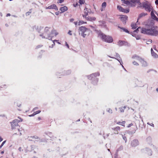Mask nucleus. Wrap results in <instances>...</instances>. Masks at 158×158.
I'll use <instances>...</instances> for the list:
<instances>
[{
	"mask_svg": "<svg viewBox=\"0 0 158 158\" xmlns=\"http://www.w3.org/2000/svg\"><path fill=\"white\" fill-rule=\"evenodd\" d=\"M141 32L143 34L152 35H158V30H156L152 25H150L148 27L142 28L141 30Z\"/></svg>",
	"mask_w": 158,
	"mask_h": 158,
	"instance_id": "1",
	"label": "nucleus"
},
{
	"mask_svg": "<svg viewBox=\"0 0 158 158\" xmlns=\"http://www.w3.org/2000/svg\"><path fill=\"white\" fill-rule=\"evenodd\" d=\"M18 118L19 119V120L15 119L13 120L12 122L11 123V124L12 128L13 129H16L18 131V132L15 133L14 134H16L21 135L22 134L21 132H20V127L18 125V123L19 122H22L23 121V119L19 117H18Z\"/></svg>",
	"mask_w": 158,
	"mask_h": 158,
	"instance_id": "2",
	"label": "nucleus"
},
{
	"mask_svg": "<svg viewBox=\"0 0 158 158\" xmlns=\"http://www.w3.org/2000/svg\"><path fill=\"white\" fill-rule=\"evenodd\" d=\"M78 31L79 34H81L83 37H85L86 36L88 35L90 31L89 29L83 26L80 27Z\"/></svg>",
	"mask_w": 158,
	"mask_h": 158,
	"instance_id": "3",
	"label": "nucleus"
},
{
	"mask_svg": "<svg viewBox=\"0 0 158 158\" xmlns=\"http://www.w3.org/2000/svg\"><path fill=\"white\" fill-rule=\"evenodd\" d=\"M99 36L103 41L108 43H111L113 41L112 37L109 35H106L100 32L98 34Z\"/></svg>",
	"mask_w": 158,
	"mask_h": 158,
	"instance_id": "4",
	"label": "nucleus"
},
{
	"mask_svg": "<svg viewBox=\"0 0 158 158\" xmlns=\"http://www.w3.org/2000/svg\"><path fill=\"white\" fill-rule=\"evenodd\" d=\"M122 5L125 6H128L129 7H134L136 6L135 3L133 2L132 1H129L128 0H121Z\"/></svg>",
	"mask_w": 158,
	"mask_h": 158,
	"instance_id": "5",
	"label": "nucleus"
},
{
	"mask_svg": "<svg viewBox=\"0 0 158 158\" xmlns=\"http://www.w3.org/2000/svg\"><path fill=\"white\" fill-rule=\"evenodd\" d=\"M143 6L147 11L150 12L152 9V7L149 4L145 3L143 4Z\"/></svg>",
	"mask_w": 158,
	"mask_h": 158,
	"instance_id": "6",
	"label": "nucleus"
},
{
	"mask_svg": "<svg viewBox=\"0 0 158 158\" xmlns=\"http://www.w3.org/2000/svg\"><path fill=\"white\" fill-rule=\"evenodd\" d=\"M121 129L119 127L117 126L115 127L112 128V134H118V131H120Z\"/></svg>",
	"mask_w": 158,
	"mask_h": 158,
	"instance_id": "7",
	"label": "nucleus"
},
{
	"mask_svg": "<svg viewBox=\"0 0 158 158\" xmlns=\"http://www.w3.org/2000/svg\"><path fill=\"white\" fill-rule=\"evenodd\" d=\"M117 8L120 12H122L124 13H129L130 11L129 9H125L119 5H118L117 6Z\"/></svg>",
	"mask_w": 158,
	"mask_h": 158,
	"instance_id": "8",
	"label": "nucleus"
},
{
	"mask_svg": "<svg viewBox=\"0 0 158 158\" xmlns=\"http://www.w3.org/2000/svg\"><path fill=\"white\" fill-rule=\"evenodd\" d=\"M91 14V12H89V9L86 7L84 9V14L82 15L83 17L84 18L86 17V16L88 15H90Z\"/></svg>",
	"mask_w": 158,
	"mask_h": 158,
	"instance_id": "9",
	"label": "nucleus"
},
{
	"mask_svg": "<svg viewBox=\"0 0 158 158\" xmlns=\"http://www.w3.org/2000/svg\"><path fill=\"white\" fill-rule=\"evenodd\" d=\"M139 144L138 140L137 139L133 140L131 143V146L133 147H135Z\"/></svg>",
	"mask_w": 158,
	"mask_h": 158,
	"instance_id": "10",
	"label": "nucleus"
},
{
	"mask_svg": "<svg viewBox=\"0 0 158 158\" xmlns=\"http://www.w3.org/2000/svg\"><path fill=\"white\" fill-rule=\"evenodd\" d=\"M128 17L126 15H121L120 17L121 20L124 24H126V21L127 20Z\"/></svg>",
	"mask_w": 158,
	"mask_h": 158,
	"instance_id": "11",
	"label": "nucleus"
},
{
	"mask_svg": "<svg viewBox=\"0 0 158 158\" xmlns=\"http://www.w3.org/2000/svg\"><path fill=\"white\" fill-rule=\"evenodd\" d=\"M84 18L85 19L87 20L90 21H95L96 19V18L93 16H91L89 15H88L86 16V17H85Z\"/></svg>",
	"mask_w": 158,
	"mask_h": 158,
	"instance_id": "12",
	"label": "nucleus"
},
{
	"mask_svg": "<svg viewBox=\"0 0 158 158\" xmlns=\"http://www.w3.org/2000/svg\"><path fill=\"white\" fill-rule=\"evenodd\" d=\"M47 9H54L56 10H58V8L56 6L55 4H52L49 6Z\"/></svg>",
	"mask_w": 158,
	"mask_h": 158,
	"instance_id": "13",
	"label": "nucleus"
},
{
	"mask_svg": "<svg viewBox=\"0 0 158 158\" xmlns=\"http://www.w3.org/2000/svg\"><path fill=\"white\" fill-rule=\"evenodd\" d=\"M139 62L141 63L142 66L145 67L147 65V63L146 61H145L142 58L140 60Z\"/></svg>",
	"mask_w": 158,
	"mask_h": 158,
	"instance_id": "14",
	"label": "nucleus"
},
{
	"mask_svg": "<svg viewBox=\"0 0 158 158\" xmlns=\"http://www.w3.org/2000/svg\"><path fill=\"white\" fill-rule=\"evenodd\" d=\"M60 10L61 11V13H63L68 10V8L66 6H65L61 7L60 9Z\"/></svg>",
	"mask_w": 158,
	"mask_h": 158,
	"instance_id": "15",
	"label": "nucleus"
},
{
	"mask_svg": "<svg viewBox=\"0 0 158 158\" xmlns=\"http://www.w3.org/2000/svg\"><path fill=\"white\" fill-rule=\"evenodd\" d=\"M106 6V2H104L103 3H102L100 9L101 11H102L103 10H105Z\"/></svg>",
	"mask_w": 158,
	"mask_h": 158,
	"instance_id": "16",
	"label": "nucleus"
},
{
	"mask_svg": "<svg viewBox=\"0 0 158 158\" xmlns=\"http://www.w3.org/2000/svg\"><path fill=\"white\" fill-rule=\"evenodd\" d=\"M151 15L152 19L156 21H158V18L155 15L153 11L151 12Z\"/></svg>",
	"mask_w": 158,
	"mask_h": 158,
	"instance_id": "17",
	"label": "nucleus"
},
{
	"mask_svg": "<svg viewBox=\"0 0 158 158\" xmlns=\"http://www.w3.org/2000/svg\"><path fill=\"white\" fill-rule=\"evenodd\" d=\"M118 28H119L121 30L120 31H123L125 32H126V33H129V32H130L127 29H126L125 28H124V27H121L119 26H118Z\"/></svg>",
	"mask_w": 158,
	"mask_h": 158,
	"instance_id": "18",
	"label": "nucleus"
},
{
	"mask_svg": "<svg viewBox=\"0 0 158 158\" xmlns=\"http://www.w3.org/2000/svg\"><path fill=\"white\" fill-rule=\"evenodd\" d=\"M151 52L152 55L155 58L158 57V55L153 51L152 48L151 49Z\"/></svg>",
	"mask_w": 158,
	"mask_h": 158,
	"instance_id": "19",
	"label": "nucleus"
},
{
	"mask_svg": "<svg viewBox=\"0 0 158 158\" xmlns=\"http://www.w3.org/2000/svg\"><path fill=\"white\" fill-rule=\"evenodd\" d=\"M132 58L135 59L136 60H138L139 61L142 59L141 57L136 55H135L134 56H133L132 57Z\"/></svg>",
	"mask_w": 158,
	"mask_h": 158,
	"instance_id": "20",
	"label": "nucleus"
},
{
	"mask_svg": "<svg viewBox=\"0 0 158 158\" xmlns=\"http://www.w3.org/2000/svg\"><path fill=\"white\" fill-rule=\"evenodd\" d=\"M147 15V13H142L139 15V17H138V19H139L141 18L144 16Z\"/></svg>",
	"mask_w": 158,
	"mask_h": 158,
	"instance_id": "21",
	"label": "nucleus"
},
{
	"mask_svg": "<svg viewBox=\"0 0 158 158\" xmlns=\"http://www.w3.org/2000/svg\"><path fill=\"white\" fill-rule=\"evenodd\" d=\"M100 75V73L99 72H96L94 73H93L91 75V76L92 77H96L97 76H99Z\"/></svg>",
	"mask_w": 158,
	"mask_h": 158,
	"instance_id": "22",
	"label": "nucleus"
},
{
	"mask_svg": "<svg viewBox=\"0 0 158 158\" xmlns=\"http://www.w3.org/2000/svg\"><path fill=\"white\" fill-rule=\"evenodd\" d=\"M131 27L133 29H135L137 28L136 24L134 23H132L131 24Z\"/></svg>",
	"mask_w": 158,
	"mask_h": 158,
	"instance_id": "23",
	"label": "nucleus"
},
{
	"mask_svg": "<svg viewBox=\"0 0 158 158\" xmlns=\"http://www.w3.org/2000/svg\"><path fill=\"white\" fill-rule=\"evenodd\" d=\"M124 43V41H122V40H120L118 42V44L120 46H122L123 45Z\"/></svg>",
	"mask_w": 158,
	"mask_h": 158,
	"instance_id": "24",
	"label": "nucleus"
},
{
	"mask_svg": "<svg viewBox=\"0 0 158 158\" xmlns=\"http://www.w3.org/2000/svg\"><path fill=\"white\" fill-rule=\"evenodd\" d=\"M87 23L86 22H84L82 20L80 21L78 23V25H80L84 23Z\"/></svg>",
	"mask_w": 158,
	"mask_h": 158,
	"instance_id": "25",
	"label": "nucleus"
},
{
	"mask_svg": "<svg viewBox=\"0 0 158 158\" xmlns=\"http://www.w3.org/2000/svg\"><path fill=\"white\" fill-rule=\"evenodd\" d=\"M126 108V107L124 106V107L119 108V109L121 112H123L124 111V110Z\"/></svg>",
	"mask_w": 158,
	"mask_h": 158,
	"instance_id": "26",
	"label": "nucleus"
},
{
	"mask_svg": "<svg viewBox=\"0 0 158 158\" xmlns=\"http://www.w3.org/2000/svg\"><path fill=\"white\" fill-rule=\"evenodd\" d=\"M126 123V122L125 121H123L121 123V124H120V125L123 126L124 127H125V124Z\"/></svg>",
	"mask_w": 158,
	"mask_h": 158,
	"instance_id": "27",
	"label": "nucleus"
},
{
	"mask_svg": "<svg viewBox=\"0 0 158 158\" xmlns=\"http://www.w3.org/2000/svg\"><path fill=\"white\" fill-rule=\"evenodd\" d=\"M50 28H48V27H46L45 28V30H44V32H47L49 31V29H50Z\"/></svg>",
	"mask_w": 158,
	"mask_h": 158,
	"instance_id": "28",
	"label": "nucleus"
},
{
	"mask_svg": "<svg viewBox=\"0 0 158 158\" xmlns=\"http://www.w3.org/2000/svg\"><path fill=\"white\" fill-rule=\"evenodd\" d=\"M79 2L81 5L83 4L85 2V1L83 0H79Z\"/></svg>",
	"mask_w": 158,
	"mask_h": 158,
	"instance_id": "29",
	"label": "nucleus"
},
{
	"mask_svg": "<svg viewBox=\"0 0 158 158\" xmlns=\"http://www.w3.org/2000/svg\"><path fill=\"white\" fill-rule=\"evenodd\" d=\"M55 41H57V40H54L53 41H52V42L53 44H52V47H53L55 45V43H54Z\"/></svg>",
	"mask_w": 158,
	"mask_h": 158,
	"instance_id": "30",
	"label": "nucleus"
},
{
	"mask_svg": "<svg viewBox=\"0 0 158 158\" xmlns=\"http://www.w3.org/2000/svg\"><path fill=\"white\" fill-rule=\"evenodd\" d=\"M133 64L134 65H139V64L136 62L135 61H134L133 62Z\"/></svg>",
	"mask_w": 158,
	"mask_h": 158,
	"instance_id": "31",
	"label": "nucleus"
},
{
	"mask_svg": "<svg viewBox=\"0 0 158 158\" xmlns=\"http://www.w3.org/2000/svg\"><path fill=\"white\" fill-rule=\"evenodd\" d=\"M107 111L109 113H112V110L110 109V108H109L108 110H107Z\"/></svg>",
	"mask_w": 158,
	"mask_h": 158,
	"instance_id": "32",
	"label": "nucleus"
},
{
	"mask_svg": "<svg viewBox=\"0 0 158 158\" xmlns=\"http://www.w3.org/2000/svg\"><path fill=\"white\" fill-rule=\"evenodd\" d=\"M123 139L125 141V142H126V141H127V139L126 137H125V136L123 135Z\"/></svg>",
	"mask_w": 158,
	"mask_h": 158,
	"instance_id": "33",
	"label": "nucleus"
},
{
	"mask_svg": "<svg viewBox=\"0 0 158 158\" xmlns=\"http://www.w3.org/2000/svg\"><path fill=\"white\" fill-rule=\"evenodd\" d=\"M131 1H132L133 2L135 3L136 4V3L138 2L139 0H131Z\"/></svg>",
	"mask_w": 158,
	"mask_h": 158,
	"instance_id": "34",
	"label": "nucleus"
},
{
	"mask_svg": "<svg viewBox=\"0 0 158 158\" xmlns=\"http://www.w3.org/2000/svg\"><path fill=\"white\" fill-rule=\"evenodd\" d=\"M40 112H41V111L39 110H38V111H37L35 112V114H37L40 113Z\"/></svg>",
	"mask_w": 158,
	"mask_h": 158,
	"instance_id": "35",
	"label": "nucleus"
},
{
	"mask_svg": "<svg viewBox=\"0 0 158 158\" xmlns=\"http://www.w3.org/2000/svg\"><path fill=\"white\" fill-rule=\"evenodd\" d=\"M42 46H43L42 45H38L36 46V49L39 48H40L42 47Z\"/></svg>",
	"mask_w": 158,
	"mask_h": 158,
	"instance_id": "36",
	"label": "nucleus"
},
{
	"mask_svg": "<svg viewBox=\"0 0 158 158\" xmlns=\"http://www.w3.org/2000/svg\"><path fill=\"white\" fill-rule=\"evenodd\" d=\"M58 2H59V3H61L64 2V0H58Z\"/></svg>",
	"mask_w": 158,
	"mask_h": 158,
	"instance_id": "37",
	"label": "nucleus"
},
{
	"mask_svg": "<svg viewBox=\"0 0 158 158\" xmlns=\"http://www.w3.org/2000/svg\"><path fill=\"white\" fill-rule=\"evenodd\" d=\"M133 125V124L132 123H131L128 125L127 126L128 127H129L132 126Z\"/></svg>",
	"mask_w": 158,
	"mask_h": 158,
	"instance_id": "38",
	"label": "nucleus"
},
{
	"mask_svg": "<svg viewBox=\"0 0 158 158\" xmlns=\"http://www.w3.org/2000/svg\"><path fill=\"white\" fill-rule=\"evenodd\" d=\"M68 34H69L70 35H72V34L71 33V31L69 30V31Z\"/></svg>",
	"mask_w": 158,
	"mask_h": 158,
	"instance_id": "39",
	"label": "nucleus"
},
{
	"mask_svg": "<svg viewBox=\"0 0 158 158\" xmlns=\"http://www.w3.org/2000/svg\"><path fill=\"white\" fill-rule=\"evenodd\" d=\"M31 12H28L26 13V15H29L30 14H31Z\"/></svg>",
	"mask_w": 158,
	"mask_h": 158,
	"instance_id": "40",
	"label": "nucleus"
},
{
	"mask_svg": "<svg viewBox=\"0 0 158 158\" xmlns=\"http://www.w3.org/2000/svg\"><path fill=\"white\" fill-rule=\"evenodd\" d=\"M78 3H76V4H73V5L74 7H76L78 6Z\"/></svg>",
	"mask_w": 158,
	"mask_h": 158,
	"instance_id": "41",
	"label": "nucleus"
},
{
	"mask_svg": "<svg viewBox=\"0 0 158 158\" xmlns=\"http://www.w3.org/2000/svg\"><path fill=\"white\" fill-rule=\"evenodd\" d=\"M65 45L67 46L68 48H69V45H68V44H67V42H65Z\"/></svg>",
	"mask_w": 158,
	"mask_h": 158,
	"instance_id": "42",
	"label": "nucleus"
},
{
	"mask_svg": "<svg viewBox=\"0 0 158 158\" xmlns=\"http://www.w3.org/2000/svg\"><path fill=\"white\" fill-rule=\"evenodd\" d=\"M19 151L20 152L23 150L22 149V148L21 147H19Z\"/></svg>",
	"mask_w": 158,
	"mask_h": 158,
	"instance_id": "43",
	"label": "nucleus"
},
{
	"mask_svg": "<svg viewBox=\"0 0 158 158\" xmlns=\"http://www.w3.org/2000/svg\"><path fill=\"white\" fill-rule=\"evenodd\" d=\"M35 115H36V114H35V113L34 112L32 114L30 115V116H34Z\"/></svg>",
	"mask_w": 158,
	"mask_h": 158,
	"instance_id": "44",
	"label": "nucleus"
},
{
	"mask_svg": "<svg viewBox=\"0 0 158 158\" xmlns=\"http://www.w3.org/2000/svg\"><path fill=\"white\" fill-rule=\"evenodd\" d=\"M155 3L158 6V0H156L155 2Z\"/></svg>",
	"mask_w": 158,
	"mask_h": 158,
	"instance_id": "45",
	"label": "nucleus"
},
{
	"mask_svg": "<svg viewBox=\"0 0 158 158\" xmlns=\"http://www.w3.org/2000/svg\"><path fill=\"white\" fill-rule=\"evenodd\" d=\"M6 140H5L2 143V145H3L5 144V143H6Z\"/></svg>",
	"mask_w": 158,
	"mask_h": 158,
	"instance_id": "46",
	"label": "nucleus"
},
{
	"mask_svg": "<svg viewBox=\"0 0 158 158\" xmlns=\"http://www.w3.org/2000/svg\"><path fill=\"white\" fill-rule=\"evenodd\" d=\"M74 20V19H70V21L71 22H72Z\"/></svg>",
	"mask_w": 158,
	"mask_h": 158,
	"instance_id": "47",
	"label": "nucleus"
},
{
	"mask_svg": "<svg viewBox=\"0 0 158 158\" xmlns=\"http://www.w3.org/2000/svg\"><path fill=\"white\" fill-rule=\"evenodd\" d=\"M33 138H34L35 139H39V137L37 136H34L33 137Z\"/></svg>",
	"mask_w": 158,
	"mask_h": 158,
	"instance_id": "48",
	"label": "nucleus"
},
{
	"mask_svg": "<svg viewBox=\"0 0 158 158\" xmlns=\"http://www.w3.org/2000/svg\"><path fill=\"white\" fill-rule=\"evenodd\" d=\"M74 23L75 24L76 26L77 25V24L78 23L77 22H74Z\"/></svg>",
	"mask_w": 158,
	"mask_h": 158,
	"instance_id": "49",
	"label": "nucleus"
},
{
	"mask_svg": "<svg viewBox=\"0 0 158 158\" xmlns=\"http://www.w3.org/2000/svg\"><path fill=\"white\" fill-rule=\"evenodd\" d=\"M59 12L58 11V12H56L55 13V14L56 15H58L59 14Z\"/></svg>",
	"mask_w": 158,
	"mask_h": 158,
	"instance_id": "50",
	"label": "nucleus"
},
{
	"mask_svg": "<svg viewBox=\"0 0 158 158\" xmlns=\"http://www.w3.org/2000/svg\"><path fill=\"white\" fill-rule=\"evenodd\" d=\"M121 122H117L116 123L117 124L120 125V124H121Z\"/></svg>",
	"mask_w": 158,
	"mask_h": 158,
	"instance_id": "51",
	"label": "nucleus"
},
{
	"mask_svg": "<svg viewBox=\"0 0 158 158\" xmlns=\"http://www.w3.org/2000/svg\"><path fill=\"white\" fill-rule=\"evenodd\" d=\"M3 140V139L0 136V142Z\"/></svg>",
	"mask_w": 158,
	"mask_h": 158,
	"instance_id": "52",
	"label": "nucleus"
},
{
	"mask_svg": "<svg viewBox=\"0 0 158 158\" xmlns=\"http://www.w3.org/2000/svg\"><path fill=\"white\" fill-rule=\"evenodd\" d=\"M48 39H49V40H52V37H50V36H48Z\"/></svg>",
	"mask_w": 158,
	"mask_h": 158,
	"instance_id": "53",
	"label": "nucleus"
},
{
	"mask_svg": "<svg viewBox=\"0 0 158 158\" xmlns=\"http://www.w3.org/2000/svg\"><path fill=\"white\" fill-rule=\"evenodd\" d=\"M38 119L39 120H41V118L40 117H38Z\"/></svg>",
	"mask_w": 158,
	"mask_h": 158,
	"instance_id": "54",
	"label": "nucleus"
},
{
	"mask_svg": "<svg viewBox=\"0 0 158 158\" xmlns=\"http://www.w3.org/2000/svg\"><path fill=\"white\" fill-rule=\"evenodd\" d=\"M17 105L19 106L20 107L21 106V104L20 103H19Z\"/></svg>",
	"mask_w": 158,
	"mask_h": 158,
	"instance_id": "55",
	"label": "nucleus"
},
{
	"mask_svg": "<svg viewBox=\"0 0 158 158\" xmlns=\"http://www.w3.org/2000/svg\"><path fill=\"white\" fill-rule=\"evenodd\" d=\"M10 14H7V15H6V16H10Z\"/></svg>",
	"mask_w": 158,
	"mask_h": 158,
	"instance_id": "56",
	"label": "nucleus"
},
{
	"mask_svg": "<svg viewBox=\"0 0 158 158\" xmlns=\"http://www.w3.org/2000/svg\"><path fill=\"white\" fill-rule=\"evenodd\" d=\"M5 26H6V27H8V25L6 23V24H5Z\"/></svg>",
	"mask_w": 158,
	"mask_h": 158,
	"instance_id": "57",
	"label": "nucleus"
},
{
	"mask_svg": "<svg viewBox=\"0 0 158 158\" xmlns=\"http://www.w3.org/2000/svg\"><path fill=\"white\" fill-rule=\"evenodd\" d=\"M2 146L3 145H2L1 144V146H0V148H1Z\"/></svg>",
	"mask_w": 158,
	"mask_h": 158,
	"instance_id": "58",
	"label": "nucleus"
},
{
	"mask_svg": "<svg viewBox=\"0 0 158 158\" xmlns=\"http://www.w3.org/2000/svg\"><path fill=\"white\" fill-rule=\"evenodd\" d=\"M156 90L158 92V88L156 89Z\"/></svg>",
	"mask_w": 158,
	"mask_h": 158,
	"instance_id": "59",
	"label": "nucleus"
},
{
	"mask_svg": "<svg viewBox=\"0 0 158 158\" xmlns=\"http://www.w3.org/2000/svg\"><path fill=\"white\" fill-rule=\"evenodd\" d=\"M58 34V33H55V35H57Z\"/></svg>",
	"mask_w": 158,
	"mask_h": 158,
	"instance_id": "60",
	"label": "nucleus"
},
{
	"mask_svg": "<svg viewBox=\"0 0 158 158\" xmlns=\"http://www.w3.org/2000/svg\"><path fill=\"white\" fill-rule=\"evenodd\" d=\"M36 109V108H34V109H33V110H35V109Z\"/></svg>",
	"mask_w": 158,
	"mask_h": 158,
	"instance_id": "61",
	"label": "nucleus"
},
{
	"mask_svg": "<svg viewBox=\"0 0 158 158\" xmlns=\"http://www.w3.org/2000/svg\"><path fill=\"white\" fill-rule=\"evenodd\" d=\"M4 153V152H3V151H2V152H1V153Z\"/></svg>",
	"mask_w": 158,
	"mask_h": 158,
	"instance_id": "62",
	"label": "nucleus"
},
{
	"mask_svg": "<svg viewBox=\"0 0 158 158\" xmlns=\"http://www.w3.org/2000/svg\"><path fill=\"white\" fill-rule=\"evenodd\" d=\"M1 14H2V13L1 12H0V15H1Z\"/></svg>",
	"mask_w": 158,
	"mask_h": 158,
	"instance_id": "63",
	"label": "nucleus"
},
{
	"mask_svg": "<svg viewBox=\"0 0 158 158\" xmlns=\"http://www.w3.org/2000/svg\"><path fill=\"white\" fill-rule=\"evenodd\" d=\"M58 43L59 44H60V43L59 42H58Z\"/></svg>",
	"mask_w": 158,
	"mask_h": 158,
	"instance_id": "64",
	"label": "nucleus"
}]
</instances>
